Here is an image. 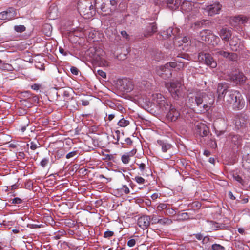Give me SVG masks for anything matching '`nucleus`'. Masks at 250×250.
<instances>
[{
    "mask_svg": "<svg viewBox=\"0 0 250 250\" xmlns=\"http://www.w3.org/2000/svg\"><path fill=\"white\" fill-rule=\"evenodd\" d=\"M214 98L211 93H206L198 91L194 94H190L188 96L187 103L192 107L196 105L198 106L203 104L205 111H208L213 104Z\"/></svg>",
    "mask_w": 250,
    "mask_h": 250,
    "instance_id": "obj_1",
    "label": "nucleus"
},
{
    "mask_svg": "<svg viewBox=\"0 0 250 250\" xmlns=\"http://www.w3.org/2000/svg\"><path fill=\"white\" fill-rule=\"evenodd\" d=\"M87 53L99 66L104 67L109 66V62L104 58L105 53L102 48L98 47H90L88 50Z\"/></svg>",
    "mask_w": 250,
    "mask_h": 250,
    "instance_id": "obj_2",
    "label": "nucleus"
},
{
    "mask_svg": "<svg viewBox=\"0 0 250 250\" xmlns=\"http://www.w3.org/2000/svg\"><path fill=\"white\" fill-rule=\"evenodd\" d=\"M165 86L174 99L179 100L184 97V88L179 81L172 80L169 83H167Z\"/></svg>",
    "mask_w": 250,
    "mask_h": 250,
    "instance_id": "obj_3",
    "label": "nucleus"
},
{
    "mask_svg": "<svg viewBox=\"0 0 250 250\" xmlns=\"http://www.w3.org/2000/svg\"><path fill=\"white\" fill-rule=\"evenodd\" d=\"M153 100L156 102L160 108L163 110H167L172 105L170 102L160 93L152 95Z\"/></svg>",
    "mask_w": 250,
    "mask_h": 250,
    "instance_id": "obj_4",
    "label": "nucleus"
},
{
    "mask_svg": "<svg viewBox=\"0 0 250 250\" xmlns=\"http://www.w3.org/2000/svg\"><path fill=\"white\" fill-rule=\"evenodd\" d=\"M242 96L241 93L237 90H230L226 96V99L224 100V104L227 106L232 105L237 100V97L240 98Z\"/></svg>",
    "mask_w": 250,
    "mask_h": 250,
    "instance_id": "obj_5",
    "label": "nucleus"
},
{
    "mask_svg": "<svg viewBox=\"0 0 250 250\" xmlns=\"http://www.w3.org/2000/svg\"><path fill=\"white\" fill-rule=\"evenodd\" d=\"M198 59L200 61H204L205 63L211 68H215L217 63L212 56L208 53H200L198 55Z\"/></svg>",
    "mask_w": 250,
    "mask_h": 250,
    "instance_id": "obj_6",
    "label": "nucleus"
},
{
    "mask_svg": "<svg viewBox=\"0 0 250 250\" xmlns=\"http://www.w3.org/2000/svg\"><path fill=\"white\" fill-rule=\"evenodd\" d=\"M156 73L164 79H168L172 76L171 69L167 67L166 64L158 67L156 69Z\"/></svg>",
    "mask_w": 250,
    "mask_h": 250,
    "instance_id": "obj_7",
    "label": "nucleus"
},
{
    "mask_svg": "<svg viewBox=\"0 0 250 250\" xmlns=\"http://www.w3.org/2000/svg\"><path fill=\"white\" fill-rule=\"evenodd\" d=\"M215 54L217 56H221L224 58L228 59L231 61H236L238 58V55L236 53H230L220 49H216Z\"/></svg>",
    "mask_w": 250,
    "mask_h": 250,
    "instance_id": "obj_8",
    "label": "nucleus"
},
{
    "mask_svg": "<svg viewBox=\"0 0 250 250\" xmlns=\"http://www.w3.org/2000/svg\"><path fill=\"white\" fill-rule=\"evenodd\" d=\"M249 18L245 15H239L234 17L230 20V24L233 27H237L245 24L249 21Z\"/></svg>",
    "mask_w": 250,
    "mask_h": 250,
    "instance_id": "obj_9",
    "label": "nucleus"
},
{
    "mask_svg": "<svg viewBox=\"0 0 250 250\" xmlns=\"http://www.w3.org/2000/svg\"><path fill=\"white\" fill-rule=\"evenodd\" d=\"M222 8V5L219 2H215L208 6L205 10L209 16H213L219 13Z\"/></svg>",
    "mask_w": 250,
    "mask_h": 250,
    "instance_id": "obj_10",
    "label": "nucleus"
},
{
    "mask_svg": "<svg viewBox=\"0 0 250 250\" xmlns=\"http://www.w3.org/2000/svg\"><path fill=\"white\" fill-rule=\"evenodd\" d=\"M16 15V12L13 7H9L7 10L0 13V19L2 20H10Z\"/></svg>",
    "mask_w": 250,
    "mask_h": 250,
    "instance_id": "obj_11",
    "label": "nucleus"
},
{
    "mask_svg": "<svg viewBox=\"0 0 250 250\" xmlns=\"http://www.w3.org/2000/svg\"><path fill=\"white\" fill-rule=\"evenodd\" d=\"M150 216L143 215L138 219L137 224L141 229H145L150 224Z\"/></svg>",
    "mask_w": 250,
    "mask_h": 250,
    "instance_id": "obj_12",
    "label": "nucleus"
},
{
    "mask_svg": "<svg viewBox=\"0 0 250 250\" xmlns=\"http://www.w3.org/2000/svg\"><path fill=\"white\" fill-rule=\"evenodd\" d=\"M196 129L197 133L202 137H207L209 135L208 128L203 123H198L196 125Z\"/></svg>",
    "mask_w": 250,
    "mask_h": 250,
    "instance_id": "obj_13",
    "label": "nucleus"
},
{
    "mask_svg": "<svg viewBox=\"0 0 250 250\" xmlns=\"http://www.w3.org/2000/svg\"><path fill=\"white\" fill-rule=\"evenodd\" d=\"M168 113L167 114V118L170 121H175L180 117V114L173 106H170Z\"/></svg>",
    "mask_w": 250,
    "mask_h": 250,
    "instance_id": "obj_14",
    "label": "nucleus"
},
{
    "mask_svg": "<svg viewBox=\"0 0 250 250\" xmlns=\"http://www.w3.org/2000/svg\"><path fill=\"white\" fill-rule=\"evenodd\" d=\"M247 119L245 117L244 115L242 113L236 114L233 119V122L236 126L239 128L243 127L246 124Z\"/></svg>",
    "mask_w": 250,
    "mask_h": 250,
    "instance_id": "obj_15",
    "label": "nucleus"
},
{
    "mask_svg": "<svg viewBox=\"0 0 250 250\" xmlns=\"http://www.w3.org/2000/svg\"><path fill=\"white\" fill-rule=\"evenodd\" d=\"M79 8L81 9V12H82L85 19H90L96 13V11L93 6L91 5L88 8H85L81 7L80 5H79Z\"/></svg>",
    "mask_w": 250,
    "mask_h": 250,
    "instance_id": "obj_16",
    "label": "nucleus"
},
{
    "mask_svg": "<svg viewBox=\"0 0 250 250\" xmlns=\"http://www.w3.org/2000/svg\"><path fill=\"white\" fill-rule=\"evenodd\" d=\"M230 79L231 81L236 84H241L246 81V77L244 76L243 73L238 72L235 74H233L230 76Z\"/></svg>",
    "mask_w": 250,
    "mask_h": 250,
    "instance_id": "obj_17",
    "label": "nucleus"
},
{
    "mask_svg": "<svg viewBox=\"0 0 250 250\" xmlns=\"http://www.w3.org/2000/svg\"><path fill=\"white\" fill-rule=\"evenodd\" d=\"M220 37L224 42H228L232 36L231 31L227 28H223L219 33Z\"/></svg>",
    "mask_w": 250,
    "mask_h": 250,
    "instance_id": "obj_18",
    "label": "nucleus"
},
{
    "mask_svg": "<svg viewBox=\"0 0 250 250\" xmlns=\"http://www.w3.org/2000/svg\"><path fill=\"white\" fill-rule=\"evenodd\" d=\"M133 88L132 83L127 80H124L122 81L121 90L125 92H129Z\"/></svg>",
    "mask_w": 250,
    "mask_h": 250,
    "instance_id": "obj_19",
    "label": "nucleus"
},
{
    "mask_svg": "<svg viewBox=\"0 0 250 250\" xmlns=\"http://www.w3.org/2000/svg\"><path fill=\"white\" fill-rule=\"evenodd\" d=\"M231 49L233 51H237L240 47V40L237 37H233L229 42Z\"/></svg>",
    "mask_w": 250,
    "mask_h": 250,
    "instance_id": "obj_20",
    "label": "nucleus"
},
{
    "mask_svg": "<svg viewBox=\"0 0 250 250\" xmlns=\"http://www.w3.org/2000/svg\"><path fill=\"white\" fill-rule=\"evenodd\" d=\"M245 105V102L242 96L240 98L237 97V100L232 104V107L234 110H240L244 107Z\"/></svg>",
    "mask_w": 250,
    "mask_h": 250,
    "instance_id": "obj_21",
    "label": "nucleus"
},
{
    "mask_svg": "<svg viewBox=\"0 0 250 250\" xmlns=\"http://www.w3.org/2000/svg\"><path fill=\"white\" fill-rule=\"evenodd\" d=\"M157 27L155 23L150 24L147 26L146 30L144 33L145 37H148L152 36L154 33L157 32Z\"/></svg>",
    "mask_w": 250,
    "mask_h": 250,
    "instance_id": "obj_22",
    "label": "nucleus"
},
{
    "mask_svg": "<svg viewBox=\"0 0 250 250\" xmlns=\"http://www.w3.org/2000/svg\"><path fill=\"white\" fill-rule=\"evenodd\" d=\"M228 87L226 84H223L222 83H219L218 84L217 92L219 98L224 97V95L227 92Z\"/></svg>",
    "mask_w": 250,
    "mask_h": 250,
    "instance_id": "obj_23",
    "label": "nucleus"
},
{
    "mask_svg": "<svg viewBox=\"0 0 250 250\" xmlns=\"http://www.w3.org/2000/svg\"><path fill=\"white\" fill-rule=\"evenodd\" d=\"M181 9L183 13H188L192 10V3L189 1H185L181 5Z\"/></svg>",
    "mask_w": 250,
    "mask_h": 250,
    "instance_id": "obj_24",
    "label": "nucleus"
},
{
    "mask_svg": "<svg viewBox=\"0 0 250 250\" xmlns=\"http://www.w3.org/2000/svg\"><path fill=\"white\" fill-rule=\"evenodd\" d=\"M181 0H167V4L169 8L175 10L180 5Z\"/></svg>",
    "mask_w": 250,
    "mask_h": 250,
    "instance_id": "obj_25",
    "label": "nucleus"
},
{
    "mask_svg": "<svg viewBox=\"0 0 250 250\" xmlns=\"http://www.w3.org/2000/svg\"><path fill=\"white\" fill-rule=\"evenodd\" d=\"M207 145L211 148H215L217 147V143L215 139L212 136V134H210L207 136Z\"/></svg>",
    "mask_w": 250,
    "mask_h": 250,
    "instance_id": "obj_26",
    "label": "nucleus"
},
{
    "mask_svg": "<svg viewBox=\"0 0 250 250\" xmlns=\"http://www.w3.org/2000/svg\"><path fill=\"white\" fill-rule=\"evenodd\" d=\"M210 225L211 229L215 230H220V229H223L225 228V225L224 224H219L215 222L214 221H210Z\"/></svg>",
    "mask_w": 250,
    "mask_h": 250,
    "instance_id": "obj_27",
    "label": "nucleus"
},
{
    "mask_svg": "<svg viewBox=\"0 0 250 250\" xmlns=\"http://www.w3.org/2000/svg\"><path fill=\"white\" fill-rule=\"evenodd\" d=\"M242 163L245 169H250V157H243Z\"/></svg>",
    "mask_w": 250,
    "mask_h": 250,
    "instance_id": "obj_28",
    "label": "nucleus"
},
{
    "mask_svg": "<svg viewBox=\"0 0 250 250\" xmlns=\"http://www.w3.org/2000/svg\"><path fill=\"white\" fill-rule=\"evenodd\" d=\"M157 142L161 146L162 150L163 152H166L171 147L170 145L165 143L161 140H158Z\"/></svg>",
    "mask_w": 250,
    "mask_h": 250,
    "instance_id": "obj_29",
    "label": "nucleus"
},
{
    "mask_svg": "<svg viewBox=\"0 0 250 250\" xmlns=\"http://www.w3.org/2000/svg\"><path fill=\"white\" fill-rule=\"evenodd\" d=\"M173 30H174L173 28H171V27L169 28L166 31H164L162 32V36L163 37V38H168L170 37L172 35L174 34Z\"/></svg>",
    "mask_w": 250,
    "mask_h": 250,
    "instance_id": "obj_30",
    "label": "nucleus"
},
{
    "mask_svg": "<svg viewBox=\"0 0 250 250\" xmlns=\"http://www.w3.org/2000/svg\"><path fill=\"white\" fill-rule=\"evenodd\" d=\"M51 163L52 161L49 160V157H44L40 161V165L42 167H44L50 164Z\"/></svg>",
    "mask_w": 250,
    "mask_h": 250,
    "instance_id": "obj_31",
    "label": "nucleus"
},
{
    "mask_svg": "<svg viewBox=\"0 0 250 250\" xmlns=\"http://www.w3.org/2000/svg\"><path fill=\"white\" fill-rule=\"evenodd\" d=\"M30 149L32 150H35L36 149H37V151L36 152V154L37 155L39 154V151H41L42 149V148L40 146H38V145L33 142H31L30 143Z\"/></svg>",
    "mask_w": 250,
    "mask_h": 250,
    "instance_id": "obj_32",
    "label": "nucleus"
},
{
    "mask_svg": "<svg viewBox=\"0 0 250 250\" xmlns=\"http://www.w3.org/2000/svg\"><path fill=\"white\" fill-rule=\"evenodd\" d=\"M172 223V221L171 219L167 218H164L163 219H159V224L162 225H169Z\"/></svg>",
    "mask_w": 250,
    "mask_h": 250,
    "instance_id": "obj_33",
    "label": "nucleus"
},
{
    "mask_svg": "<svg viewBox=\"0 0 250 250\" xmlns=\"http://www.w3.org/2000/svg\"><path fill=\"white\" fill-rule=\"evenodd\" d=\"M220 41V38L218 36L215 35H211L210 43L213 46L217 45L219 43Z\"/></svg>",
    "mask_w": 250,
    "mask_h": 250,
    "instance_id": "obj_34",
    "label": "nucleus"
},
{
    "mask_svg": "<svg viewBox=\"0 0 250 250\" xmlns=\"http://www.w3.org/2000/svg\"><path fill=\"white\" fill-rule=\"evenodd\" d=\"M129 124V121L124 118L121 119L118 122V125L121 127H125L127 126Z\"/></svg>",
    "mask_w": 250,
    "mask_h": 250,
    "instance_id": "obj_35",
    "label": "nucleus"
},
{
    "mask_svg": "<svg viewBox=\"0 0 250 250\" xmlns=\"http://www.w3.org/2000/svg\"><path fill=\"white\" fill-rule=\"evenodd\" d=\"M14 30L18 33H22L25 31L26 27L24 25H15L14 27Z\"/></svg>",
    "mask_w": 250,
    "mask_h": 250,
    "instance_id": "obj_36",
    "label": "nucleus"
},
{
    "mask_svg": "<svg viewBox=\"0 0 250 250\" xmlns=\"http://www.w3.org/2000/svg\"><path fill=\"white\" fill-rule=\"evenodd\" d=\"M233 179L240 183L242 185H245V181L242 179V177H240L239 175L236 174H233Z\"/></svg>",
    "mask_w": 250,
    "mask_h": 250,
    "instance_id": "obj_37",
    "label": "nucleus"
},
{
    "mask_svg": "<svg viewBox=\"0 0 250 250\" xmlns=\"http://www.w3.org/2000/svg\"><path fill=\"white\" fill-rule=\"evenodd\" d=\"M213 250H225V247L218 244H214L211 246Z\"/></svg>",
    "mask_w": 250,
    "mask_h": 250,
    "instance_id": "obj_38",
    "label": "nucleus"
},
{
    "mask_svg": "<svg viewBox=\"0 0 250 250\" xmlns=\"http://www.w3.org/2000/svg\"><path fill=\"white\" fill-rule=\"evenodd\" d=\"M244 154L247 156H250V144L246 145L243 148Z\"/></svg>",
    "mask_w": 250,
    "mask_h": 250,
    "instance_id": "obj_39",
    "label": "nucleus"
},
{
    "mask_svg": "<svg viewBox=\"0 0 250 250\" xmlns=\"http://www.w3.org/2000/svg\"><path fill=\"white\" fill-rule=\"evenodd\" d=\"M134 180L140 184H143L145 182V179L143 177L139 176H135Z\"/></svg>",
    "mask_w": 250,
    "mask_h": 250,
    "instance_id": "obj_40",
    "label": "nucleus"
},
{
    "mask_svg": "<svg viewBox=\"0 0 250 250\" xmlns=\"http://www.w3.org/2000/svg\"><path fill=\"white\" fill-rule=\"evenodd\" d=\"M167 205L165 203H161L160 204L158 207L157 209L159 211H162L163 210L167 209Z\"/></svg>",
    "mask_w": 250,
    "mask_h": 250,
    "instance_id": "obj_41",
    "label": "nucleus"
},
{
    "mask_svg": "<svg viewBox=\"0 0 250 250\" xmlns=\"http://www.w3.org/2000/svg\"><path fill=\"white\" fill-rule=\"evenodd\" d=\"M114 233L112 231L107 230L104 233V237L106 238H109V237L113 236Z\"/></svg>",
    "mask_w": 250,
    "mask_h": 250,
    "instance_id": "obj_42",
    "label": "nucleus"
},
{
    "mask_svg": "<svg viewBox=\"0 0 250 250\" xmlns=\"http://www.w3.org/2000/svg\"><path fill=\"white\" fill-rule=\"evenodd\" d=\"M22 202V200L19 198V197H16L12 200L11 203L12 204H20Z\"/></svg>",
    "mask_w": 250,
    "mask_h": 250,
    "instance_id": "obj_43",
    "label": "nucleus"
},
{
    "mask_svg": "<svg viewBox=\"0 0 250 250\" xmlns=\"http://www.w3.org/2000/svg\"><path fill=\"white\" fill-rule=\"evenodd\" d=\"M167 66L169 68H176L177 66V63L176 62H170L169 63H167L166 64Z\"/></svg>",
    "mask_w": 250,
    "mask_h": 250,
    "instance_id": "obj_44",
    "label": "nucleus"
},
{
    "mask_svg": "<svg viewBox=\"0 0 250 250\" xmlns=\"http://www.w3.org/2000/svg\"><path fill=\"white\" fill-rule=\"evenodd\" d=\"M150 219H151V220L152 222V224H157V223L159 224V219H158L156 215H153L151 216H150Z\"/></svg>",
    "mask_w": 250,
    "mask_h": 250,
    "instance_id": "obj_45",
    "label": "nucleus"
},
{
    "mask_svg": "<svg viewBox=\"0 0 250 250\" xmlns=\"http://www.w3.org/2000/svg\"><path fill=\"white\" fill-rule=\"evenodd\" d=\"M70 71L71 73L75 75H78L79 73V69L77 67L74 66H72L71 67Z\"/></svg>",
    "mask_w": 250,
    "mask_h": 250,
    "instance_id": "obj_46",
    "label": "nucleus"
},
{
    "mask_svg": "<svg viewBox=\"0 0 250 250\" xmlns=\"http://www.w3.org/2000/svg\"><path fill=\"white\" fill-rule=\"evenodd\" d=\"M121 190L124 192L125 194H128L130 192L129 189L126 185L123 186Z\"/></svg>",
    "mask_w": 250,
    "mask_h": 250,
    "instance_id": "obj_47",
    "label": "nucleus"
},
{
    "mask_svg": "<svg viewBox=\"0 0 250 250\" xmlns=\"http://www.w3.org/2000/svg\"><path fill=\"white\" fill-rule=\"evenodd\" d=\"M97 74L103 78L105 79L106 78V73L101 70H98L97 71Z\"/></svg>",
    "mask_w": 250,
    "mask_h": 250,
    "instance_id": "obj_48",
    "label": "nucleus"
},
{
    "mask_svg": "<svg viewBox=\"0 0 250 250\" xmlns=\"http://www.w3.org/2000/svg\"><path fill=\"white\" fill-rule=\"evenodd\" d=\"M136 240L134 239H130L127 242V246L129 247H132L135 246Z\"/></svg>",
    "mask_w": 250,
    "mask_h": 250,
    "instance_id": "obj_49",
    "label": "nucleus"
},
{
    "mask_svg": "<svg viewBox=\"0 0 250 250\" xmlns=\"http://www.w3.org/2000/svg\"><path fill=\"white\" fill-rule=\"evenodd\" d=\"M175 213V211L170 208H167L166 210L165 214L166 215H169V214H173Z\"/></svg>",
    "mask_w": 250,
    "mask_h": 250,
    "instance_id": "obj_50",
    "label": "nucleus"
},
{
    "mask_svg": "<svg viewBox=\"0 0 250 250\" xmlns=\"http://www.w3.org/2000/svg\"><path fill=\"white\" fill-rule=\"evenodd\" d=\"M116 109L121 113H124L125 110V109L120 104H119L116 106Z\"/></svg>",
    "mask_w": 250,
    "mask_h": 250,
    "instance_id": "obj_51",
    "label": "nucleus"
},
{
    "mask_svg": "<svg viewBox=\"0 0 250 250\" xmlns=\"http://www.w3.org/2000/svg\"><path fill=\"white\" fill-rule=\"evenodd\" d=\"M59 52L64 56H67L69 53V52L65 51L61 47H59Z\"/></svg>",
    "mask_w": 250,
    "mask_h": 250,
    "instance_id": "obj_52",
    "label": "nucleus"
},
{
    "mask_svg": "<svg viewBox=\"0 0 250 250\" xmlns=\"http://www.w3.org/2000/svg\"><path fill=\"white\" fill-rule=\"evenodd\" d=\"M19 146V144L15 142L12 143L9 145V147L13 149L17 148Z\"/></svg>",
    "mask_w": 250,
    "mask_h": 250,
    "instance_id": "obj_53",
    "label": "nucleus"
},
{
    "mask_svg": "<svg viewBox=\"0 0 250 250\" xmlns=\"http://www.w3.org/2000/svg\"><path fill=\"white\" fill-rule=\"evenodd\" d=\"M79 154L78 151H73L68 153L66 156H74Z\"/></svg>",
    "mask_w": 250,
    "mask_h": 250,
    "instance_id": "obj_54",
    "label": "nucleus"
},
{
    "mask_svg": "<svg viewBox=\"0 0 250 250\" xmlns=\"http://www.w3.org/2000/svg\"><path fill=\"white\" fill-rule=\"evenodd\" d=\"M121 34L124 38H125L126 39L129 38V35L125 31H121Z\"/></svg>",
    "mask_w": 250,
    "mask_h": 250,
    "instance_id": "obj_55",
    "label": "nucleus"
},
{
    "mask_svg": "<svg viewBox=\"0 0 250 250\" xmlns=\"http://www.w3.org/2000/svg\"><path fill=\"white\" fill-rule=\"evenodd\" d=\"M122 161L124 164H127L129 162V157H121Z\"/></svg>",
    "mask_w": 250,
    "mask_h": 250,
    "instance_id": "obj_56",
    "label": "nucleus"
},
{
    "mask_svg": "<svg viewBox=\"0 0 250 250\" xmlns=\"http://www.w3.org/2000/svg\"><path fill=\"white\" fill-rule=\"evenodd\" d=\"M11 67V66L9 64H4L3 66L0 68L4 70H8Z\"/></svg>",
    "mask_w": 250,
    "mask_h": 250,
    "instance_id": "obj_57",
    "label": "nucleus"
},
{
    "mask_svg": "<svg viewBox=\"0 0 250 250\" xmlns=\"http://www.w3.org/2000/svg\"><path fill=\"white\" fill-rule=\"evenodd\" d=\"M195 238L198 240H201L203 239V236L201 233H197L194 234Z\"/></svg>",
    "mask_w": 250,
    "mask_h": 250,
    "instance_id": "obj_58",
    "label": "nucleus"
},
{
    "mask_svg": "<svg viewBox=\"0 0 250 250\" xmlns=\"http://www.w3.org/2000/svg\"><path fill=\"white\" fill-rule=\"evenodd\" d=\"M138 165H139V168L141 171H143L145 168L146 165L144 163H140V164H137Z\"/></svg>",
    "mask_w": 250,
    "mask_h": 250,
    "instance_id": "obj_59",
    "label": "nucleus"
},
{
    "mask_svg": "<svg viewBox=\"0 0 250 250\" xmlns=\"http://www.w3.org/2000/svg\"><path fill=\"white\" fill-rule=\"evenodd\" d=\"M40 86L38 84H34L31 86L32 89L38 90L39 89Z\"/></svg>",
    "mask_w": 250,
    "mask_h": 250,
    "instance_id": "obj_60",
    "label": "nucleus"
},
{
    "mask_svg": "<svg viewBox=\"0 0 250 250\" xmlns=\"http://www.w3.org/2000/svg\"><path fill=\"white\" fill-rule=\"evenodd\" d=\"M181 216L182 217L183 219H188L189 218H188V213L187 212H185V213H183L181 214Z\"/></svg>",
    "mask_w": 250,
    "mask_h": 250,
    "instance_id": "obj_61",
    "label": "nucleus"
},
{
    "mask_svg": "<svg viewBox=\"0 0 250 250\" xmlns=\"http://www.w3.org/2000/svg\"><path fill=\"white\" fill-rule=\"evenodd\" d=\"M82 104L83 106H87L89 104V102L87 100H82Z\"/></svg>",
    "mask_w": 250,
    "mask_h": 250,
    "instance_id": "obj_62",
    "label": "nucleus"
},
{
    "mask_svg": "<svg viewBox=\"0 0 250 250\" xmlns=\"http://www.w3.org/2000/svg\"><path fill=\"white\" fill-rule=\"evenodd\" d=\"M158 194L157 193H154L151 196V198L152 200H155L158 198Z\"/></svg>",
    "mask_w": 250,
    "mask_h": 250,
    "instance_id": "obj_63",
    "label": "nucleus"
},
{
    "mask_svg": "<svg viewBox=\"0 0 250 250\" xmlns=\"http://www.w3.org/2000/svg\"><path fill=\"white\" fill-rule=\"evenodd\" d=\"M216 160H217V158L216 157L215 158L214 157H210L209 160H208V161L210 163H211L212 164H214Z\"/></svg>",
    "mask_w": 250,
    "mask_h": 250,
    "instance_id": "obj_64",
    "label": "nucleus"
}]
</instances>
